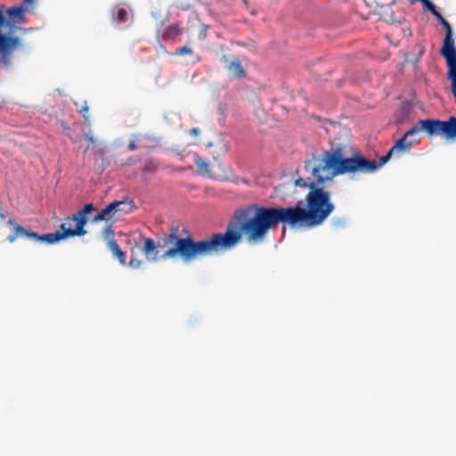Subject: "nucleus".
<instances>
[{
  "label": "nucleus",
  "instance_id": "1",
  "mask_svg": "<svg viewBox=\"0 0 456 456\" xmlns=\"http://www.w3.org/2000/svg\"><path fill=\"white\" fill-rule=\"evenodd\" d=\"M340 164L330 150L321 156L313 155L305 161V169L313 176L310 191L305 195L306 208H268L248 204L235 209L224 232H217L210 241H188L191 252L208 253L220 248H234L243 240L248 244L264 242L279 224L290 227L314 228L322 224L334 211L331 192L325 190V182L332 181L340 173Z\"/></svg>",
  "mask_w": 456,
  "mask_h": 456
},
{
  "label": "nucleus",
  "instance_id": "2",
  "mask_svg": "<svg viewBox=\"0 0 456 456\" xmlns=\"http://www.w3.org/2000/svg\"><path fill=\"white\" fill-rule=\"evenodd\" d=\"M183 232H185V236H181L179 234V226L173 225L168 229V233H167L163 238V246L167 247V249L160 256H158L156 242L151 238H142L143 246L142 251L148 259L152 261H156L160 258L163 260H181L187 264L191 263L201 256L232 248H220L208 253L191 252L190 248H188V241H192L194 243L210 241L216 233H213L208 240H195L188 231L183 230Z\"/></svg>",
  "mask_w": 456,
  "mask_h": 456
},
{
  "label": "nucleus",
  "instance_id": "3",
  "mask_svg": "<svg viewBox=\"0 0 456 456\" xmlns=\"http://www.w3.org/2000/svg\"><path fill=\"white\" fill-rule=\"evenodd\" d=\"M94 210H96V208L93 203L86 204L77 213L66 217V221H75L76 225L74 229L66 227L68 222H63L61 224V231L42 235L28 231L19 224L12 220H8L7 224L11 227V233L7 236V240L9 242H13L18 238H26L28 240L53 244L68 238L84 236L87 232L85 229V225L88 221L87 215Z\"/></svg>",
  "mask_w": 456,
  "mask_h": 456
},
{
  "label": "nucleus",
  "instance_id": "4",
  "mask_svg": "<svg viewBox=\"0 0 456 456\" xmlns=\"http://www.w3.org/2000/svg\"><path fill=\"white\" fill-rule=\"evenodd\" d=\"M28 5L22 2L18 6L9 8L4 13L2 11V28H9L8 34L2 33V64L4 66L10 65L12 53L22 47V42L16 33L22 31L23 28L17 25L24 22Z\"/></svg>",
  "mask_w": 456,
  "mask_h": 456
},
{
  "label": "nucleus",
  "instance_id": "5",
  "mask_svg": "<svg viewBox=\"0 0 456 456\" xmlns=\"http://www.w3.org/2000/svg\"><path fill=\"white\" fill-rule=\"evenodd\" d=\"M335 158L340 164L339 172L346 174H354L357 172L374 173L383 165H385L395 152L390 149L385 156H382L379 162L368 160L359 151H355L351 157H346L344 153L345 146L339 144L330 149Z\"/></svg>",
  "mask_w": 456,
  "mask_h": 456
},
{
  "label": "nucleus",
  "instance_id": "6",
  "mask_svg": "<svg viewBox=\"0 0 456 456\" xmlns=\"http://www.w3.org/2000/svg\"><path fill=\"white\" fill-rule=\"evenodd\" d=\"M451 81L452 94L456 103V77H448ZM424 132L430 137L441 135L445 139H456V117L452 116L446 121L439 119H423Z\"/></svg>",
  "mask_w": 456,
  "mask_h": 456
},
{
  "label": "nucleus",
  "instance_id": "7",
  "mask_svg": "<svg viewBox=\"0 0 456 456\" xmlns=\"http://www.w3.org/2000/svg\"><path fill=\"white\" fill-rule=\"evenodd\" d=\"M436 18L445 30L440 53L446 61V65L448 67L447 77H456V48L454 46L452 26L441 13Z\"/></svg>",
  "mask_w": 456,
  "mask_h": 456
},
{
  "label": "nucleus",
  "instance_id": "8",
  "mask_svg": "<svg viewBox=\"0 0 456 456\" xmlns=\"http://www.w3.org/2000/svg\"><path fill=\"white\" fill-rule=\"evenodd\" d=\"M134 208V203L132 200H114L107 205L103 209L101 210L96 216H94L93 222L98 223L101 221L113 222L114 216L118 213H129Z\"/></svg>",
  "mask_w": 456,
  "mask_h": 456
},
{
  "label": "nucleus",
  "instance_id": "9",
  "mask_svg": "<svg viewBox=\"0 0 456 456\" xmlns=\"http://www.w3.org/2000/svg\"><path fill=\"white\" fill-rule=\"evenodd\" d=\"M221 61L224 63L225 68L237 78L246 77V71L243 69L240 57L234 56L232 61H229L226 55H223Z\"/></svg>",
  "mask_w": 456,
  "mask_h": 456
},
{
  "label": "nucleus",
  "instance_id": "10",
  "mask_svg": "<svg viewBox=\"0 0 456 456\" xmlns=\"http://www.w3.org/2000/svg\"><path fill=\"white\" fill-rule=\"evenodd\" d=\"M419 142V138L411 139L407 141V137L404 135L398 139L394 146L391 148L395 154L409 151L414 143Z\"/></svg>",
  "mask_w": 456,
  "mask_h": 456
},
{
  "label": "nucleus",
  "instance_id": "11",
  "mask_svg": "<svg viewBox=\"0 0 456 456\" xmlns=\"http://www.w3.org/2000/svg\"><path fill=\"white\" fill-rule=\"evenodd\" d=\"M108 248L111 251L112 255L117 257L121 265H126V253L121 250L118 242L115 240L108 241Z\"/></svg>",
  "mask_w": 456,
  "mask_h": 456
},
{
  "label": "nucleus",
  "instance_id": "12",
  "mask_svg": "<svg viewBox=\"0 0 456 456\" xmlns=\"http://www.w3.org/2000/svg\"><path fill=\"white\" fill-rule=\"evenodd\" d=\"M197 168H198V171L200 175H209V167H210V164L208 161H207L206 159L200 158V157H197L195 159V161H194Z\"/></svg>",
  "mask_w": 456,
  "mask_h": 456
},
{
  "label": "nucleus",
  "instance_id": "13",
  "mask_svg": "<svg viewBox=\"0 0 456 456\" xmlns=\"http://www.w3.org/2000/svg\"><path fill=\"white\" fill-rule=\"evenodd\" d=\"M181 33L182 30L180 29L179 26L177 24H172L165 29L163 37L171 39L180 35Z\"/></svg>",
  "mask_w": 456,
  "mask_h": 456
},
{
  "label": "nucleus",
  "instance_id": "14",
  "mask_svg": "<svg viewBox=\"0 0 456 456\" xmlns=\"http://www.w3.org/2000/svg\"><path fill=\"white\" fill-rule=\"evenodd\" d=\"M128 18V12L124 8H119L117 10L116 13L114 14V20L118 23H123L127 20Z\"/></svg>",
  "mask_w": 456,
  "mask_h": 456
},
{
  "label": "nucleus",
  "instance_id": "15",
  "mask_svg": "<svg viewBox=\"0 0 456 456\" xmlns=\"http://www.w3.org/2000/svg\"><path fill=\"white\" fill-rule=\"evenodd\" d=\"M423 119H420L415 126H413L411 128H410L405 134H404V136L405 137H413L417 133H419V131H423L424 132V128H423Z\"/></svg>",
  "mask_w": 456,
  "mask_h": 456
},
{
  "label": "nucleus",
  "instance_id": "16",
  "mask_svg": "<svg viewBox=\"0 0 456 456\" xmlns=\"http://www.w3.org/2000/svg\"><path fill=\"white\" fill-rule=\"evenodd\" d=\"M224 180L232 182L234 183H238L241 181L240 176H238L230 167L227 168L226 174L224 175Z\"/></svg>",
  "mask_w": 456,
  "mask_h": 456
},
{
  "label": "nucleus",
  "instance_id": "17",
  "mask_svg": "<svg viewBox=\"0 0 456 456\" xmlns=\"http://www.w3.org/2000/svg\"><path fill=\"white\" fill-rule=\"evenodd\" d=\"M102 234L104 238L108 240V241H110V240H114V231L112 229V223L104 227V229L102 230Z\"/></svg>",
  "mask_w": 456,
  "mask_h": 456
},
{
  "label": "nucleus",
  "instance_id": "18",
  "mask_svg": "<svg viewBox=\"0 0 456 456\" xmlns=\"http://www.w3.org/2000/svg\"><path fill=\"white\" fill-rule=\"evenodd\" d=\"M331 224L336 228H343L346 224V220L343 217H337L332 219Z\"/></svg>",
  "mask_w": 456,
  "mask_h": 456
},
{
  "label": "nucleus",
  "instance_id": "19",
  "mask_svg": "<svg viewBox=\"0 0 456 456\" xmlns=\"http://www.w3.org/2000/svg\"><path fill=\"white\" fill-rule=\"evenodd\" d=\"M175 54L176 55H184V54L191 55L192 49L187 45H184L183 47L178 48L175 52Z\"/></svg>",
  "mask_w": 456,
  "mask_h": 456
},
{
  "label": "nucleus",
  "instance_id": "20",
  "mask_svg": "<svg viewBox=\"0 0 456 456\" xmlns=\"http://www.w3.org/2000/svg\"><path fill=\"white\" fill-rule=\"evenodd\" d=\"M78 112L86 121H88V106L86 102H84V105L78 110Z\"/></svg>",
  "mask_w": 456,
  "mask_h": 456
},
{
  "label": "nucleus",
  "instance_id": "21",
  "mask_svg": "<svg viewBox=\"0 0 456 456\" xmlns=\"http://www.w3.org/2000/svg\"><path fill=\"white\" fill-rule=\"evenodd\" d=\"M312 181L311 182H308L306 181L305 179L304 178H298L295 181V184L296 186H302V187H307L309 190H310V184H311Z\"/></svg>",
  "mask_w": 456,
  "mask_h": 456
},
{
  "label": "nucleus",
  "instance_id": "22",
  "mask_svg": "<svg viewBox=\"0 0 456 456\" xmlns=\"http://www.w3.org/2000/svg\"><path fill=\"white\" fill-rule=\"evenodd\" d=\"M142 261L136 259L133 255L131 256V259L129 262V265L133 268L141 267Z\"/></svg>",
  "mask_w": 456,
  "mask_h": 456
},
{
  "label": "nucleus",
  "instance_id": "23",
  "mask_svg": "<svg viewBox=\"0 0 456 456\" xmlns=\"http://www.w3.org/2000/svg\"><path fill=\"white\" fill-rule=\"evenodd\" d=\"M85 137L86 138V140L90 142V143H95L96 140L95 138L94 137L93 134H91L90 133L88 134H85Z\"/></svg>",
  "mask_w": 456,
  "mask_h": 456
},
{
  "label": "nucleus",
  "instance_id": "24",
  "mask_svg": "<svg viewBox=\"0 0 456 456\" xmlns=\"http://www.w3.org/2000/svg\"><path fill=\"white\" fill-rule=\"evenodd\" d=\"M200 130L199 128H197V127H193V128H191V129L190 130V134H191V135H194V136L199 135V134H200Z\"/></svg>",
  "mask_w": 456,
  "mask_h": 456
},
{
  "label": "nucleus",
  "instance_id": "25",
  "mask_svg": "<svg viewBox=\"0 0 456 456\" xmlns=\"http://www.w3.org/2000/svg\"><path fill=\"white\" fill-rule=\"evenodd\" d=\"M137 148V145L135 144V142L134 141L130 142L127 145V149L129 151H134L135 149Z\"/></svg>",
  "mask_w": 456,
  "mask_h": 456
},
{
  "label": "nucleus",
  "instance_id": "26",
  "mask_svg": "<svg viewBox=\"0 0 456 456\" xmlns=\"http://www.w3.org/2000/svg\"><path fill=\"white\" fill-rule=\"evenodd\" d=\"M61 128L63 129V131H65V132H66V134L69 135V133H68V132H69V127L68 126V125H67L65 122L61 121Z\"/></svg>",
  "mask_w": 456,
  "mask_h": 456
},
{
  "label": "nucleus",
  "instance_id": "27",
  "mask_svg": "<svg viewBox=\"0 0 456 456\" xmlns=\"http://www.w3.org/2000/svg\"><path fill=\"white\" fill-rule=\"evenodd\" d=\"M138 161H140V159H137L136 160H133L132 159H129L127 160V164H128V165H133V164H134L135 162H138Z\"/></svg>",
  "mask_w": 456,
  "mask_h": 456
},
{
  "label": "nucleus",
  "instance_id": "28",
  "mask_svg": "<svg viewBox=\"0 0 456 456\" xmlns=\"http://www.w3.org/2000/svg\"><path fill=\"white\" fill-rule=\"evenodd\" d=\"M34 0H23V4H33Z\"/></svg>",
  "mask_w": 456,
  "mask_h": 456
},
{
  "label": "nucleus",
  "instance_id": "29",
  "mask_svg": "<svg viewBox=\"0 0 456 456\" xmlns=\"http://www.w3.org/2000/svg\"><path fill=\"white\" fill-rule=\"evenodd\" d=\"M64 222H68V224H66V227H69V228H71V227H70V222H71V221H66V218H65V219H64Z\"/></svg>",
  "mask_w": 456,
  "mask_h": 456
},
{
  "label": "nucleus",
  "instance_id": "30",
  "mask_svg": "<svg viewBox=\"0 0 456 456\" xmlns=\"http://www.w3.org/2000/svg\"><path fill=\"white\" fill-rule=\"evenodd\" d=\"M245 4H247V0H243Z\"/></svg>",
  "mask_w": 456,
  "mask_h": 456
}]
</instances>
